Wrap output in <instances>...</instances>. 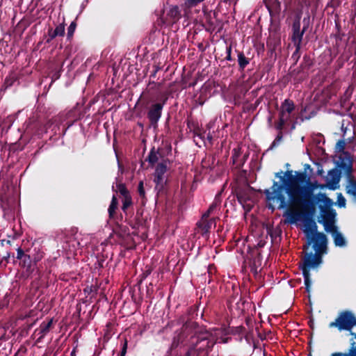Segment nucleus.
I'll use <instances>...</instances> for the list:
<instances>
[{
  "mask_svg": "<svg viewBox=\"0 0 356 356\" xmlns=\"http://www.w3.org/2000/svg\"><path fill=\"white\" fill-rule=\"evenodd\" d=\"M76 312H77V314L79 315V316H80V314H81V305L80 303H78L76 306Z\"/></svg>",
  "mask_w": 356,
  "mask_h": 356,
  "instance_id": "59",
  "label": "nucleus"
},
{
  "mask_svg": "<svg viewBox=\"0 0 356 356\" xmlns=\"http://www.w3.org/2000/svg\"><path fill=\"white\" fill-rule=\"evenodd\" d=\"M47 33H49L54 38L56 37H62L65 35V24L63 23L56 26L55 29L51 27H49Z\"/></svg>",
  "mask_w": 356,
  "mask_h": 356,
  "instance_id": "25",
  "label": "nucleus"
},
{
  "mask_svg": "<svg viewBox=\"0 0 356 356\" xmlns=\"http://www.w3.org/2000/svg\"><path fill=\"white\" fill-rule=\"evenodd\" d=\"M278 131L277 136L271 144L270 148H273L277 146L283 138V130L284 129H276Z\"/></svg>",
  "mask_w": 356,
  "mask_h": 356,
  "instance_id": "41",
  "label": "nucleus"
},
{
  "mask_svg": "<svg viewBox=\"0 0 356 356\" xmlns=\"http://www.w3.org/2000/svg\"><path fill=\"white\" fill-rule=\"evenodd\" d=\"M118 200L115 195H113L111 204L108 209V217L110 219H114L115 214H116V210L118 209Z\"/></svg>",
  "mask_w": 356,
  "mask_h": 356,
  "instance_id": "26",
  "label": "nucleus"
},
{
  "mask_svg": "<svg viewBox=\"0 0 356 356\" xmlns=\"http://www.w3.org/2000/svg\"><path fill=\"white\" fill-rule=\"evenodd\" d=\"M284 177H286V184L285 186L284 192L288 195L289 196V202H288V208L290 207L292 201L293 197H295L296 195V190L299 187V184H297V183H294V177L295 175H293V171L292 170H287L284 173Z\"/></svg>",
  "mask_w": 356,
  "mask_h": 356,
  "instance_id": "10",
  "label": "nucleus"
},
{
  "mask_svg": "<svg viewBox=\"0 0 356 356\" xmlns=\"http://www.w3.org/2000/svg\"><path fill=\"white\" fill-rule=\"evenodd\" d=\"M291 115L279 110L278 120L274 124L275 129H284L287 122L291 120Z\"/></svg>",
  "mask_w": 356,
  "mask_h": 356,
  "instance_id": "16",
  "label": "nucleus"
},
{
  "mask_svg": "<svg viewBox=\"0 0 356 356\" xmlns=\"http://www.w3.org/2000/svg\"><path fill=\"white\" fill-rule=\"evenodd\" d=\"M17 81H18V76L17 73L12 72L5 79L3 87L5 89L10 88Z\"/></svg>",
  "mask_w": 356,
  "mask_h": 356,
  "instance_id": "29",
  "label": "nucleus"
},
{
  "mask_svg": "<svg viewBox=\"0 0 356 356\" xmlns=\"http://www.w3.org/2000/svg\"><path fill=\"white\" fill-rule=\"evenodd\" d=\"M158 153L159 150L156 151L154 147H152L148 154L147 158L146 159V161H148L149 164L151 166H154L158 161L159 157H158Z\"/></svg>",
  "mask_w": 356,
  "mask_h": 356,
  "instance_id": "32",
  "label": "nucleus"
},
{
  "mask_svg": "<svg viewBox=\"0 0 356 356\" xmlns=\"http://www.w3.org/2000/svg\"><path fill=\"white\" fill-rule=\"evenodd\" d=\"M318 204L320 210V217L318 219H329L336 218L337 212L333 209L334 202L328 197L325 193L319 192L317 193L316 201L314 202V209L310 210L307 207L297 211L293 209H287L285 216L288 222L291 224L296 223L298 220L302 218H312L316 211V206Z\"/></svg>",
  "mask_w": 356,
  "mask_h": 356,
  "instance_id": "1",
  "label": "nucleus"
},
{
  "mask_svg": "<svg viewBox=\"0 0 356 356\" xmlns=\"http://www.w3.org/2000/svg\"><path fill=\"white\" fill-rule=\"evenodd\" d=\"M283 171L276 172L275 176L280 178L281 183L273 181V185L270 188H267L264 191L260 190V193L265 194L266 200L268 202L267 207L272 211H275V208L273 203H278V209H282L288 207V202L286 201L284 195V188L286 184V179L282 176Z\"/></svg>",
  "mask_w": 356,
  "mask_h": 356,
  "instance_id": "4",
  "label": "nucleus"
},
{
  "mask_svg": "<svg viewBox=\"0 0 356 356\" xmlns=\"http://www.w3.org/2000/svg\"><path fill=\"white\" fill-rule=\"evenodd\" d=\"M168 16L172 21L175 22L179 19L180 17V12L178 6H174L170 9L168 13Z\"/></svg>",
  "mask_w": 356,
  "mask_h": 356,
  "instance_id": "36",
  "label": "nucleus"
},
{
  "mask_svg": "<svg viewBox=\"0 0 356 356\" xmlns=\"http://www.w3.org/2000/svg\"><path fill=\"white\" fill-rule=\"evenodd\" d=\"M168 160H163L162 162L158 163L156 167L154 177L159 178L164 177L165 173L167 172V161Z\"/></svg>",
  "mask_w": 356,
  "mask_h": 356,
  "instance_id": "24",
  "label": "nucleus"
},
{
  "mask_svg": "<svg viewBox=\"0 0 356 356\" xmlns=\"http://www.w3.org/2000/svg\"><path fill=\"white\" fill-rule=\"evenodd\" d=\"M117 190L115 192L120 193V194L122 196L123 198H125V197L131 196L130 192L127 189L126 185L123 183H119L116 185Z\"/></svg>",
  "mask_w": 356,
  "mask_h": 356,
  "instance_id": "35",
  "label": "nucleus"
},
{
  "mask_svg": "<svg viewBox=\"0 0 356 356\" xmlns=\"http://www.w3.org/2000/svg\"><path fill=\"white\" fill-rule=\"evenodd\" d=\"M356 326V316L349 310H344L339 313L334 321L328 325L330 328L335 327L339 331L350 332Z\"/></svg>",
  "mask_w": 356,
  "mask_h": 356,
  "instance_id": "8",
  "label": "nucleus"
},
{
  "mask_svg": "<svg viewBox=\"0 0 356 356\" xmlns=\"http://www.w3.org/2000/svg\"><path fill=\"white\" fill-rule=\"evenodd\" d=\"M150 102V94L149 90H146L142 92L140 97L138 101V104L144 108H147V118L149 120L150 124L155 127L157 126L158 122L161 118L162 115V104H152L149 107H148L149 104Z\"/></svg>",
  "mask_w": 356,
  "mask_h": 356,
  "instance_id": "6",
  "label": "nucleus"
},
{
  "mask_svg": "<svg viewBox=\"0 0 356 356\" xmlns=\"http://www.w3.org/2000/svg\"><path fill=\"white\" fill-rule=\"evenodd\" d=\"M76 28V22H74V21L72 22L70 25L69 26V27L67 29V38L68 40H71V38H72Z\"/></svg>",
  "mask_w": 356,
  "mask_h": 356,
  "instance_id": "44",
  "label": "nucleus"
},
{
  "mask_svg": "<svg viewBox=\"0 0 356 356\" xmlns=\"http://www.w3.org/2000/svg\"><path fill=\"white\" fill-rule=\"evenodd\" d=\"M303 27L302 30L306 32L310 25V17L308 15L302 19Z\"/></svg>",
  "mask_w": 356,
  "mask_h": 356,
  "instance_id": "46",
  "label": "nucleus"
},
{
  "mask_svg": "<svg viewBox=\"0 0 356 356\" xmlns=\"http://www.w3.org/2000/svg\"><path fill=\"white\" fill-rule=\"evenodd\" d=\"M54 38L51 36L49 33H47V36L46 38V43L49 44Z\"/></svg>",
  "mask_w": 356,
  "mask_h": 356,
  "instance_id": "57",
  "label": "nucleus"
},
{
  "mask_svg": "<svg viewBox=\"0 0 356 356\" xmlns=\"http://www.w3.org/2000/svg\"><path fill=\"white\" fill-rule=\"evenodd\" d=\"M10 257V253L7 252L6 255L3 256L1 263L5 262L4 265L6 266L9 262Z\"/></svg>",
  "mask_w": 356,
  "mask_h": 356,
  "instance_id": "51",
  "label": "nucleus"
},
{
  "mask_svg": "<svg viewBox=\"0 0 356 356\" xmlns=\"http://www.w3.org/2000/svg\"><path fill=\"white\" fill-rule=\"evenodd\" d=\"M213 18V13L210 12L205 15L204 29L207 32L212 33L216 30V24Z\"/></svg>",
  "mask_w": 356,
  "mask_h": 356,
  "instance_id": "19",
  "label": "nucleus"
},
{
  "mask_svg": "<svg viewBox=\"0 0 356 356\" xmlns=\"http://www.w3.org/2000/svg\"><path fill=\"white\" fill-rule=\"evenodd\" d=\"M213 18L215 19L216 24V33H220V31L223 28V22L222 20L218 19V13L216 12H213Z\"/></svg>",
  "mask_w": 356,
  "mask_h": 356,
  "instance_id": "43",
  "label": "nucleus"
},
{
  "mask_svg": "<svg viewBox=\"0 0 356 356\" xmlns=\"http://www.w3.org/2000/svg\"><path fill=\"white\" fill-rule=\"evenodd\" d=\"M185 325L183 326V327L175 332V336L173 337L172 341L171 343L170 348L172 350L177 348L180 344L183 343L185 338H186V334H185Z\"/></svg>",
  "mask_w": 356,
  "mask_h": 356,
  "instance_id": "17",
  "label": "nucleus"
},
{
  "mask_svg": "<svg viewBox=\"0 0 356 356\" xmlns=\"http://www.w3.org/2000/svg\"><path fill=\"white\" fill-rule=\"evenodd\" d=\"M241 152L240 148H234L232 150V159L233 165L236 164V163L238 162V159L241 156Z\"/></svg>",
  "mask_w": 356,
  "mask_h": 356,
  "instance_id": "45",
  "label": "nucleus"
},
{
  "mask_svg": "<svg viewBox=\"0 0 356 356\" xmlns=\"http://www.w3.org/2000/svg\"><path fill=\"white\" fill-rule=\"evenodd\" d=\"M313 65V61L311 59L310 56L309 55H305L303 56V60L302 63L300 64V67L304 69H309Z\"/></svg>",
  "mask_w": 356,
  "mask_h": 356,
  "instance_id": "37",
  "label": "nucleus"
},
{
  "mask_svg": "<svg viewBox=\"0 0 356 356\" xmlns=\"http://www.w3.org/2000/svg\"><path fill=\"white\" fill-rule=\"evenodd\" d=\"M237 54V62L238 65V71L243 72L245 67L250 64L251 58L245 56L243 51L236 50Z\"/></svg>",
  "mask_w": 356,
  "mask_h": 356,
  "instance_id": "18",
  "label": "nucleus"
},
{
  "mask_svg": "<svg viewBox=\"0 0 356 356\" xmlns=\"http://www.w3.org/2000/svg\"><path fill=\"white\" fill-rule=\"evenodd\" d=\"M309 177L307 176V172H296V175L294 177V183H297V184H307Z\"/></svg>",
  "mask_w": 356,
  "mask_h": 356,
  "instance_id": "27",
  "label": "nucleus"
},
{
  "mask_svg": "<svg viewBox=\"0 0 356 356\" xmlns=\"http://www.w3.org/2000/svg\"><path fill=\"white\" fill-rule=\"evenodd\" d=\"M127 340L124 339L120 354L118 356H125L127 350Z\"/></svg>",
  "mask_w": 356,
  "mask_h": 356,
  "instance_id": "47",
  "label": "nucleus"
},
{
  "mask_svg": "<svg viewBox=\"0 0 356 356\" xmlns=\"http://www.w3.org/2000/svg\"><path fill=\"white\" fill-rule=\"evenodd\" d=\"M335 222L336 218L318 219V222L323 225L325 231L332 235L338 231Z\"/></svg>",
  "mask_w": 356,
  "mask_h": 356,
  "instance_id": "15",
  "label": "nucleus"
},
{
  "mask_svg": "<svg viewBox=\"0 0 356 356\" xmlns=\"http://www.w3.org/2000/svg\"><path fill=\"white\" fill-rule=\"evenodd\" d=\"M122 205L121 209H122L123 213L125 215H127L128 212H129V209L131 207H133V204H134L131 195L127 197H125V198H122Z\"/></svg>",
  "mask_w": 356,
  "mask_h": 356,
  "instance_id": "30",
  "label": "nucleus"
},
{
  "mask_svg": "<svg viewBox=\"0 0 356 356\" xmlns=\"http://www.w3.org/2000/svg\"><path fill=\"white\" fill-rule=\"evenodd\" d=\"M211 212L207 209V211L202 215L201 220H209V216L211 215Z\"/></svg>",
  "mask_w": 356,
  "mask_h": 356,
  "instance_id": "52",
  "label": "nucleus"
},
{
  "mask_svg": "<svg viewBox=\"0 0 356 356\" xmlns=\"http://www.w3.org/2000/svg\"><path fill=\"white\" fill-rule=\"evenodd\" d=\"M151 272L152 270L149 269L143 273V274L141 275L142 280L145 279L148 275H149Z\"/></svg>",
  "mask_w": 356,
  "mask_h": 356,
  "instance_id": "54",
  "label": "nucleus"
},
{
  "mask_svg": "<svg viewBox=\"0 0 356 356\" xmlns=\"http://www.w3.org/2000/svg\"><path fill=\"white\" fill-rule=\"evenodd\" d=\"M295 108L296 106L293 101L290 99H286L282 102L279 110L291 115L295 111Z\"/></svg>",
  "mask_w": 356,
  "mask_h": 356,
  "instance_id": "23",
  "label": "nucleus"
},
{
  "mask_svg": "<svg viewBox=\"0 0 356 356\" xmlns=\"http://www.w3.org/2000/svg\"><path fill=\"white\" fill-rule=\"evenodd\" d=\"M154 182L155 183V190L157 191V195H163L166 193L167 179L164 177H154Z\"/></svg>",
  "mask_w": 356,
  "mask_h": 356,
  "instance_id": "21",
  "label": "nucleus"
},
{
  "mask_svg": "<svg viewBox=\"0 0 356 356\" xmlns=\"http://www.w3.org/2000/svg\"><path fill=\"white\" fill-rule=\"evenodd\" d=\"M42 257L43 252H39L36 255L30 256L22 262H19V266L23 268L22 277L25 279L40 280L41 278V271L37 264Z\"/></svg>",
  "mask_w": 356,
  "mask_h": 356,
  "instance_id": "7",
  "label": "nucleus"
},
{
  "mask_svg": "<svg viewBox=\"0 0 356 356\" xmlns=\"http://www.w3.org/2000/svg\"><path fill=\"white\" fill-rule=\"evenodd\" d=\"M236 195L238 202L241 204L246 203L249 200L247 193L244 191H237Z\"/></svg>",
  "mask_w": 356,
  "mask_h": 356,
  "instance_id": "38",
  "label": "nucleus"
},
{
  "mask_svg": "<svg viewBox=\"0 0 356 356\" xmlns=\"http://www.w3.org/2000/svg\"><path fill=\"white\" fill-rule=\"evenodd\" d=\"M319 265H316L312 263H307V261H302V264H300V268L302 272L304 277V282L305 286V290L307 292L310 291L312 281L310 279V269L317 268Z\"/></svg>",
  "mask_w": 356,
  "mask_h": 356,
  "instance_id": "12",
  "label": "nucleus"
},
{
  "mask_svg": "<svg viewBox=\"0 0 356 356\" xmlns=\"http://www.w3.org/2000/svg\"><path fill=\"white\" fill-rule=\"evenodd\" d=\"M301 14H297L293 19L291 26V41L293 45H301L305 31L300 29Z\"/></svg>",
  "mask_w": 356,
  "mask_h": 356,
  "instance_id": "9",
  "label": "nucleus"
},
{
  "mask_svg": "<svg viewBox=\"0 0 356 356\" xmlns=\"http://www.w3.org/2000/svg\"><path fill=\"white\" fill-rule=\"evenodd\" d=\"M207 139L209 140V142L211 144H212L213 136H212V135H211L210 133H209V134H207Z\"/></svg>",
  "mask_w": 356,
  "mask_h": 356,
  "instance_id": "61",
  "label": "nucleus"
},
{
  "mask_svg": "<svg viewBox=\"0 0 356 356\" xmlns=\"http://www.w3.org/2000/svg\"><path fill=\"white\" fill-rule=\"evenodd\" d=\"M324 187V185L318 184L317 181H312L309 178L307 184L300 185L296 188L295 197H292L293 201L288 209L292 207H300L301 209L307 207L313 210L314 202L317 196V194H314V191L318 188L323 189Z\"/></svg>",
  "mask_w": 356,
  "mask_h": 356,
  "instance_id": "3",
  "label": "nucleus"
},
{
  "mask_svg": "<svg viewBox=\"0 0 356 356\" xmlns=\"http://www.w3.org/2000/svg\"><path fill=\"white\" fill-rule=\"evenodd\" d=\"M350 335L352 336V338L351 339H353V341H355V339H356V333L355 332H352V330L350 332Z\"/></svg>",
  "mask_w": 356,
  "mask_h": 356,
  "instance_id": "64",
  "label": "nucleus"
},
{
  "mask_svg": "<svg viewBox=\"0 0 356 356\" xmlns=\"http://www.w3.org/2000/svg\"><path fill=\"white\" fill-rule=\"evenodd\" d=\"M296 49L291 56V59L293 60V64L296 65L300 58V49L301 45H294Z\"/></svg>",
  "mask_w": 356,
  "mask_h": 356,
  "instance_id": "40",
  "label": "nucleus"
},
{
  "mask_svg": "<svg viewBox=\"0 0 356 356\" xmlns=\"http://www.w3.org/2000/svg\"><path fill=\"white\" fill-rule=\"evenodd\" d=\"M338 167L341 172L343 170L344 173L346 175L348 180L350 179V177H353V166L351 162H347L343 160L341 161L339 163H338Z\"/></svg>",
  "mask_w": 356,
  "mask_h": 356,
  "instance_id": "22",
  "label": "nucleus"
},
{
  "mask_svg": "<svg viewBox=\"0 0 356 356\" xmlns=\"http://www.w3.org/2000/svg\"><path fill=\"white\" fill-rule=\"evenodd\" d=\"M334 238V243L336 246L343 247L346 245V241L341 232L337 231L332 235Z\"/></svg>",
  "mask_w": 356,
  "mask_h": 356,
  "instance_id": "31",
  "label": "nucleus"
},
{
  "mask_svg": "<svg viewBox=\"0 0 356 356\" xmlns=\"http://www.w3.org/2000/svg\"><path fill=\"white\" fill-rule=\"evenodd\" d=\"M189 343L194 350L195 356H208L214 345L208 332L196 331L191 336Z\"/></svg>",
  "mask_w": 356,
  "mask_h": 356,
  "instance_id": "5",
  "label": "nucleus"
},
{
  "mask_svg": "<svg viewBox=\"0 0 356 356\" xmlns=\"http://www.w3.org/2000/svg\"><path fill=\"white\" fill-rule=\"evenodd\" d=\"M232 44H229L228 46L226 47V54H232Z\"/></svg>",
  "mask_w": 356,
  "mask_h": 356,
  "instance_id": "58",
  "label": "nucleus"
},
{
  "mask_svg": "<svg viewBox=\"0 0 356 356\" xmlns=\"http://www.w3.org/2000/svg\"><path fill=\"white\" fill-rule=\"evenodd\" d=\"M305 218L309 219L312 222V224L308 225V227H306V229L305 230L306 238H307V234H315L316 233H321L320 232H318L317 225H316L315 222H314L312 220V218Z\"/></svg>",
  "mask_w": 356,
  "mask_h": 356,
  "instance_id": "34",
  "label": "nucleus"
},
{
  "mask_svg": "<svg viewBox=\"0 0 356 356\" xmlns=\"http://www.w3.org/2000/svg\"><path fill=\"white\" fill-rule=\"evenodd\" d=\"M195 135L197 136V137H199L202 140L204 139V132L202 133L200 131H199V132L195 131Z\"/></svg>",
  "mask_w": 356,
  "mask_h": 356,
  "instance_id": "55",
  "label": "nucleus"
},
{
  "mask_svg": "<svg viewBox=\"0 0 356 356\" xmlns=\"http://www.w3.org/2000/svg\"><path fill=\"white\" fill-rule=\"evenodd\" d=\"M345 146H346V143L344 142V140H339L337 143V149L339 151V152H341V151H343L344 149H345Z\"/></svg>",
  "mask_w": 356,
  "mask_h": 356,
  "instance_id": "50",
  "label": "nucleus"
},
{
  "mask_svg": "<svg viewBox=\"0 0 356 356\" xmlns=\"http://www.w3.org/2000/svg\"><path fill=\"white\" fill-rule=\"evenodd\" d=\"M53 325V319L51 318L48 322L43 321L38 328H37L34 333L37 335H39V337L37 339L38 342H40L42 341L44 337L47 334Z\"/></svg>",
  "mask_w": 356,
  "mask_h": 356,
  "instance_id": "13",
  "label": "nucleus"
},
{
  "mask_svg": "<svg viewBox=\"0 0 356 356\" xmlns=\"http://www.w3.org/2000/svg\"><path fill=\"white\" fill-rule=\"evenodd\" d=\"M328 175L330 178V188L335 189L337 187L336 186L339 184L340 181L341 172L337 168H334L328 172Z\"/></svg>",
  "mask_w": 356,
  "mask_h": 356,
  "instance_id": "20",
  "label": "nucleus"
},
{
  "mask_svg": "<svg viewBox=\"0 0 356 356\" xmlns=\"http://www.w3.org/2000/svg\"><path fill=\"white\" fill-rule=\"evenodd\" d=\"M225 60H228V61H232V60H233V58H232V54H227V56H226V57H225Z\"/></svg>",
  "mask_w": 356,
  "mask_h": 356,
  "instance_id": "62",
  "label": "nucleus"
},
{
  "mask_svg": "<svg viewBox=\"0 0 356 356\" xmlns=\"http://www.w3.org/2000/svg\"><path fill=\"white\" fill-rule=\"evenodd\" d=\"M249 254L250 257H248V264L249 267L250 268V271L254 275H257L259 273L258 268L261 267L262 264L263 257L261 252L259 251L257 248L252 250Z\"/></svg>",
  "mask_w": 356,
  "mask_h": 356,
  "instance_id": "11",
  "label": "nucleus"
},
{
  "mask_svg": "<svg viewBox=\"0 0 356 356\" xmlns=\"http://www.w3.org/2000/svg\"><path fill=\"white\" fill-rule=\"evenodd\" d=\"M356 355V341H353V339H350V346L347 350V355L346 356H350Z\"/></svg>",
  "mask_w": 356,
  "mask_h": 356,
  "instance_id": "42",
  "label": "nucleus"
},
{
  "mask_svg": "<svg viewBox=\"0 0 356 356\" xmlns=\"http://www.w3.org/2000/svg\"><path fill=\"white\" fill-rule=\"evenodd\" d=\"M52 122L51 121H49L46 124H45V129H48L49 128H51V125H52Z\"/></svg>",
  "mask_w": 356,
  "mask_h": 356,
  "instance_id": "63",
  "label": "nucleus"
},
{
  "mask_svg": "<svg viewBox=\"0 0 356 356\" xmlns=\"http://www.w3.org/2000/svg\"><path fill=\"white\" fill-rule=\"evenodd\" d=\"M30 256V254H26L22 248H18L17 249L16 259L19 260V262H22L25 259H28Z\"/></svg>",
  "mask_w": 356,
  "mask_h": 356,
  "instance_id": "39",
  "label": "nucleus"
},
{
  "mask_svg": "<svg viewBox=\"0 0 356 356\" xmlns=\"http://www.w3.org/2000/svg\"><path fill=\"white\" fill-rule=\"evenodd\" d=\"M216 223V218H212L209 220H200L197 222L199 232L202 236H206L210 232V229L213 224Z\"/></svg>",
  "mask_w": 356,
  "mask_h": 356,
  "instance_id": "14",
  "label": "nucleus"
},
{
  "mask_svg": "<svg viewBox=\"0 0 356 356\" xmlns=\"http://www.w3.org/2000/svg\"><path fill=\"white\" fill-rule=\"evenodd\" d=\"M138 193L139 195V197L141 200V204L143 205H145L147 202V197H146V195H145V188H144V184H143V181H140L139 183H138Z\"/></svg>",
  "mask_w": 356,
  "mask_h": 356,
  "instance_id": "33",
  "label": "nucleus"
},
{
  "mask_svg": "<svg viewBox=\"0 0 356 356\" xmlns=\"http://www.w3.org/2000/svg\"><path fill=\"white\" fill-rule=\"evenodd\" d=\"M346 193L356 198V179L350 177L346 186Z\"/></svg>",
  "mask_w": 356,
  "mask_h": 356,
  "instance_id": "28",
  "label": "nucleus"
},
{
  "mask_svg": "<svg viewBox=\"0 0 356 356\" xmlns=\"http://www.w3.org/2000/svg\"><path fill=\"white\" fill-rule=\"evenodd\" d=\"M244 163H245L244 161H241V163H238L237 162L236 164H235L236 165V168H238V169H240L241 168L243 167Z\"/></svg>",
  "mask_w": 356,
  "mask_h": 356,
  "instance_id": "60",
  "label": "nucleus"
},
{
  "mask_svg": "<svg viewBox=\"0 0 356 356\" xmlns=\"http://www.w3.org/2000/svg\"><path fill=\"white\" fill-rule=\"evenodd\" d=\"M168 99V94L167 92H164L161 95V101L159 102H156V104H161L162 108H163L165 104H166Z\"/></svg>",
  "mask_w": 356,
  "mask_h": 356,
  "instance_id": "48",
  "label": "nucleus"
},
{
  "mask_svg": "<svg viewBox=\"0 0 356 356\" xmlns=\"http://www.w3.org/2000/svg\"><path fill=\"white\" fill-rule=\"evenodd\" d=\"M347 355V351L342 353V352H336L332 353L330 356H346Z\"/></svg>",
  "mask_w": 356,
  "mask_h": 356,
  "instance_id": "53",
  "label": "nucleus"
},
{
  "mask_svg": "<svg viewBox=\"0 0 356 356\" xmlns=\"http://www.w3.org/2000/svg\"><path fill=\"white\" fill-rule=\"evenodd\" d=\"M304 256L302 261L320 265L323 262V255L327 252V238L324 233L307 234L305 244L302 247Z\"/></svg>",
  "mask_w": 356,
  "mask_h": 356,
  "instance_id": "2",
  "label": "nucleus"
},
{
  "mask_svg": "<svg viewBox=\"0 0 356 356\" xmlns=\"http://www.w3.org/2000/svg\"><path fill=\"white\" fill-rule=\"evenodd\" d=\"M337 203L339 207L346 206V200L341 193L339 194Z\"/></svg>",
  "mask_w": 356,
  "mask_h": 356,
  "instance_id": "49",
  "label": "nucleus"
},
{
  "mask_svg": "<svg viewBox=\"0 0 356 356\" xmlns=\"http://www.w3.org/2000/svg\"><path fill=\"white\" fill-rule=\"evenodd\" d=\"M217 204L216 202H213L209 207V210L212 213L214 209H216Z\"/></svg>",
  "mask_w": 356,
  "mask_h": 356,
  "instance_id": "56",
  "label": "nucleus"
}]
</instances>
